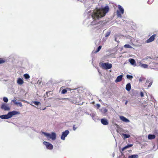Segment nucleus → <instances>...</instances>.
<instances>
[{
  "label": "nucleus",
  "instance_id": "aec40b11",
  "mask_svg": "<svg viewBox=\"0 0 158 158\" xmlns=\"http://www.w3.org/2000/svg\"><path fill=\"white\" fill-rule=\"evenodd\" d=\"M149 82V84L148 85V87H150L151 86V85L152 83V81H149V80H147L146 82V83H145L146 85H148V83Z\"/></svg>",
  "mask_w": 158,
  "mask_h": 158
},
{
  "label": "nucleus",
  "instance_id": "423d86ee",
  "mask_svg": "<svg viewBox=\"0 0 158 158\" xmlns=\"http://www.w3.org/2000/svg\"><path fill=\"white\" fill-rule=\"evenodd\" d=\"M156 34H154L152 35L149 39H148L146 42L147 43H149L152 42L155 39L156 37Z\"/></svg>",
  "mask_w": 158,
  "mask_h": 158
},
{
  "label": "nucleus",
  "instance_id": "cd10ccee",
  "mask_svg": "<svg viewBox=\"0 0 158 158\" xmlns=\"http://www.w3.org/2000/svg\"><path fill=\"white\" fill-rule=\"evenodd\" d=\"M5 60L2 58H0V64H3L5 62Z\"/></svg>",
  "mask_w": 158,
  "mask_h": 158
},
{
  "label": "nucleus",
  "instance_id": "e433bc0d",
  "mask_svg": "<svg viewBox=\"0 0 158 158\" xmlns=\"http://www.w3.org/2000/svg\"><path fill=\"white\" fill-rule=\"evenodd\" d=\"M107 110L106 109H105L104 110V112H105V113H106L107 112Z\"/></svg>",
  "mask_w": 158,
  "mask_h": 158
},
{
  "label": "nucleus",
  "instance_id": "f3484780",
  "mask_svg": "<svg viewBox=\"0 0 158 158\" xmlns=\"http://www.w3.org/2000/svg\"><path fill=\"white\" fill-rule=\"evenodd\" d=\"M156 137V136L154 135H148V138L149 139H154Z\"/></svg>",
  "mask_w": 158,
  "mask_h": 158
},
{
  "label": "nucleus",
  "instance_id": "2eb2a0df",
  "mask_svg": "<svg viewBox=\"0 0 158 158\" xmlns=\"http://www.w3.org/2000/svg\"><path fill=\"white\" fill-rule=\"evenodd\" d=\"M131 88V86L130 83H128L126 85V89L128 91L130 90Z\"/></svg>",
  "mask_w": 158,
  "mask_h": 158
},
{
  "label": "nucleus",
  "instance_id": "ddd939ff",
  "mask_svg": "<svg viewBox=\"0 0 158 158\" xmlns=\"http://www.w3.org/2000/svg\"><path fill=\"white\" fill-rule=\"evenodd\" d=\"M123 76L122 75H119L117 77L116 79L115 80L116 82H118L122 81V79Z\"/></svg>",
  "mask_w": 158,
  "mask_h": 158
},
{
  "label": "nucleus",
  "instance_id": "412c9836",
  "mask_svg": "<svg viewBox=\"0 0 158 158\" xmlns=\"http://www.w3.org/2000/svg\"><path fill=\"white\" fill-rule=\"evenodd\" d=\"M122 135L124 139L128 138L130 137V135L129 134H127L124 133L122 134Z\"/></svg>",
  "mask_w": 158,
  "mask_h": 158
},
{
  "label": "nucleus",
  "instance_id": "7c9ffc66",
  "mask_svg": "<svg viewBox=\"0 0 158 158\" xmlns=\"http://www.w3.org/2000/svg\"><path fill=\"white\" fill-rule=\"evenodd\" d=\"M34 104L38 106L39 104H40V102H37V101H35L33 102Z\"/></svg>",
  "mask_w": 158,
  "mask_h": 158
},
{
  "label": "nucleus",
  "instance_id": "b1692460",
  "mask_svg": "<svg viewBox=\"0 0 158 158\" xmlns=\"http://www.w3.org/2000/svg\"><path fill=\"white\" fill-rule=\"evenodd\" d=\"M67 89H69V88H67L66 89H64L62 90L61 93L62 94H65L66 93L67 91Z\"/></svg>",
  "mask_w": 158,
  "mask_h": 158
},
{
  "label": "nucleus",
  "instance_id": "39448f33",
  "mask_svg": "<svg viewBox=\"0 0 158 158\" xmlns=\"http://www.w3.org/2000/svg\"><path fill=\"white\" fill-rule=\"evenodd\" d=\"M44 144L46 146L47 148L49 150H52L53 148V145L50 143L48 142L44 141Z\"/></svg>",
  "mask_w": 158,
  "mask_h": 158
},
{
  "label": "nucleus",
  "instance_id": "c756f323",
  "mask_svg": "<svg viewBox=\"0 0 158 158\" xmlns=\"http://www.w3.org/2000/svg\"><path fill=\"white\" fill-rule=\"evenodd\" d=\"M127 78L131 79L133 78V77L132 76L129 75H127Z\"/></svg>",
  "mask_w": 158,
  "mask_h": 158
},
{
  "label": "nucleus",
  "instance_id": "72a5a7b5",
  "mask_svg": "<svg viewBox=\"0 0 158 158\" xmlns=\"http://www.w3.org/2000/svg\"><path fill=\"white\" fill-rule=\"evenodd\" d=\"M140 95L141 97H144L143 93L142 92H140Z\"/></svg>",
  "mask_w": 158,
  "mask_h": 158
},
{
  "label": "nucleus",
  "instance_id": "6e6552de",
  "mask_svg": "<svg viewBox=\"0 0 158 158\" xmlns=\"http://www.w3.org/2000/svg\"><path fill=\"white\" fill-rule=\"evenodd\" d=\"M1 108L2 109L6 111L9 110L10 109V108L7 106V104L5 103H4L2 105Z\"/></svg>",
  "mask_w": 158,
  "mask_h": 158
},
{
  "label": "nucleus",
  "instance_id": "6ab92c4d",
  "mask_svg": "<svg viewBox=\"0 0 158 158\" xmlns=\"http://www.w3.org/2000/svg\"><path fill=\"white\" fill-rule=\"evenodd\" d=\"M139 156L137 155H133L129 156L128 157V158H138Z\"/></svg>",
  "mask_w": 158,
  "mask_h": 158
},
{
  "label": "nucleus",
  "instance_id": "2f4dec72",
  "mask_svg": "<svg viewBox=\"0 0 158 158\" xmlns=\"http://www.w3.org/2000/svg\"><path fill=\"white\" fill-rule=\"evenodd\" d=\"M110 31L108 32H106L105 34V37H107L108 36H109L110 35Z\"/></svg>",
  "mask_w": 158,
  "mask_h": 158
},
{
  "label": "nucleus",
  "instance_id": "4c0bfd02",
  "mask_svg": "<svg viewBox=\"0 0 158 158\" xmlns=\"http://www.w3.org/2000/svg\"><path fill=\"white\" fill-rule=\"evenodd\" d=\"M97 105L98 106V107H100V105L99 104H97Z\"/></svg>",
  "mask_w": 158,
  "mask_h": 158
},
{
  "label": "nucleus",
  "instance_id": "ea45409f",
  "mask_svg": "<svg viewBox=\"0 0 158 158\" xmlns=\"http://www.w3.org/2000/svg\"><path fill=\"white\" fill-rule=\"evenodd\" d=\"M115 40L116 41H117V40H116V38H115Z\"/></svg>",
  "mask_w": 158,
  "mask_h": 158
},
{
  "label": "nucleus",
  "instance_id": "a19ab883",
  "mask_svg": "<svg viewBox=\"0 0 158 158\" xmlns=\"http://www.w3.org/2000/svg\"><path fill=\"white\" fill-rule=\"evenodd\" d=\"M139 81H142L141 80V79H139Z\"/></svg>",
  "mask_w": 158,
  "mask_h": 158
},
{
  "label": "nucleus",
  "instance_id": "dca6fc26",
  "mask_svg": "<svg viewBox=\"0 0 158 158\" xmlns=\"http://www.w3.org/2000/svg\"><path fill=\"white\" fill-rule=\"evenodd\" d=\"M51 138L52 140H54L56 138V134L54 132H52L51 134Z\"/></svg>",
  "mask_w": 158,
  "mask_h": 158
},
{
  "label": "nucleus",
  "instance_id": "bb28decb",
  "mask_svg": "<svg viewBox=\"0 0 158 158\" xmlns=\"http://www.w3.org/2000/svg\"><path fill=\"white\" fill-rule=\"evenodd\" d=\"M102 47L101 46H99V47L97 48V50L95 51V52L97 53L101 49Z\"/></svg>",
  "mask_w": 158,
  "mask_h": 158
},
{
  "label": "nucleus",
  "instance_id": "5701e85b",
  "mask_svg": "<svg viewBox=\"0 0 158 158\" xmlns=\"http://www.w3.org/2000/svg\"><path fill=\"white\" fill-rule=\"evenodd\" d=\"M140 66L144 68H147L148 67V65L145 64H140Z\"/></svg>",
  "mask_w": 158,
  "mask_h": 158
},
{
  "label": "nucleus",
  "instance_id": "7ed1b4c3",
  "mask_svg": "<svg viewBox=\"0 0 158 158\" xmlns=\"http://www.w3.org/2000/svg\"><path fill=\"white\" fill-rule=\"evenodd\" d=\"M100 66L102 69H111L112 67V65L111 64L107 63H101L100 64Z\"/></svg>",
  "mask_w": 158,
  "mask_h": 158
},
{
  "label": "nucleus",
  "instance_id": "9b49d317",
  "mask_svg": "<svg viewBox=\"0 0 158 158\" xmlns=\"http://www.w3.org/2000/svg\"><path fill=\"white\" fill-rule=\"evenodd\" d=\"M149 68L151 69H154L156 67V64L153 62H151L149 63Z\"/></svg>",
  "mask_w": 158,
  "mask_h": 158
},
{
  "label": "nucleus",
  "instance_id": "4468645a",
  "mask_svg": "<svg viewBox=\"0 0 158 158\" xmlns=\"http://www.w3.org/2000/svg\"><path fill=\"white\" fill-rule=\"evenodd\" d=\"M17 83L18 84L21 85L24 82L23 79L21 78H19L17 80Z\"/></svg>",
  "mask_w": 158,
  "mask_h": 158
},
{
  "label": "nucleus",
  "instance_id": "0eeeda50",
  "mask_svg": "<svg viewBox=\"0 0 158 158\" xmlns=\"http://www.w3.org/2000/svg\"><path fill=\"white\" fill-rule=\"evenodd\" d=\"M69 133V131L68 130H66L65 131L63 132L61 135V139L63 140H64L65 137Z\"/></svg>",
  "mask_w": 158,
  "mask_h": 158
},
{
  "label": "nucleus",
  "instance_id": "393cba45",
  "mask_svg": "<svg viewBox=\"0 0 158 158\" xmlns=\"http://www.w3.org/2000/svg\"><path fill=\"white\" fill-rule=\"evenodd\" d=\"M124 47L125 48H132V47L131 45L128 44H125L124 46Z\"/></svg>",
  "mask_w": 158,
  "mask_h": 158
},
{
  "label": "nucleus",
  "instance_id": "4be33fe9",
  "mask_svg": "<svg viewBox=\"0 0 158 158\" xmlns=\"http://www.w3.org/2000/svg\"><path fill=\"white\" fill-rule=\"evenodd\" d=\"M23 76L26 79H28L30 78V76L27 73L24 74Z\"/></svg>",
  "mask_w": 158,
  "mask_h": 158
},
{
  "label": "nucleus",
  "instance_id": "a878e982",
  "mask_svg": "<svg viewBox=\"0 0 158 158\" xmlns=\"http://www.w3.org/2000/svg\"><path fill=\"white\" fill-rule=\"evenodd\" d=\"M44 134L47 137L51 138V134L48 133H44Z\"/></svg>",
  "mask_w": 158,
  "mask_h": 158
},
{
  "label": "nucleus",
  "instance_id": "f03ea898",
  "mask_svg": "<svg viewBox=\"0 0 158 158\" xmlns=\"http://www.w3.org/2000/svg\"><path fill=\"white\" fill-rule=\"evenodd\" d=\"M18 114V112L15 111H13L8 113L7 114L1 115L0 117L2 119H6L11 118L12 116Z\"/></svg>",
  "mask_w": 158,
  "mask_h": 158
},
{
  "label": "nucleus",
  "instance_id": "a211bd4d",
  "mask_svg": "<svg viewBox=\"0 0 158 158\" xmlns=\"http://www.w3.org/2000/svg\"><path fill=\"white\" fill-rule=\"evenodd\" d=\"M133 145L132 144H128V145L125 146L124 147H123L122 149V150L123 151L125 149H126L128 148L131 147L133 146Z\"/></svg>",
  "mask_w": 158,
  "mask_h": 158
},
{
  "label": "nucleus",
  "instance_id": "f8f14e48",
  "mask_svg": "<svg viewBox=\"0 0 158 158\" xmlns=\"http://www.w3.org/2000/svg\"><path fill=\"white\" fill-rule=\"evenodd\" d=\"M129 61L132 65L135 66L136 65V63L134 59H130L129 60Z\"/></svg>",
  "mask_w": 158,
  "mask_h": 158
},
{
  "label": "nucleus",
  "instance_id": "f704fd0d",
  "mask_svg": "<svg viewBox=\"0 0 158 158\" xmlns=\"http://www.w3.org/2000/svg\"><path fill=\"white\" fill-rule=\"evenodd\" d=\"M77 128V127H76V125H73V130L74 131H75Z\"/></svg>",
  "mask_w": 158,
  "mask_h": 158
},
{
  "label": "nucleus",
  "instance_id": "1a4fd4ad",
  "mask_svg": "<svg viewBox=\"0 0 158 158\" xmlns=\"http://www.w3.org/2000/svg\"><path fill=\"white\" fill-rule=\"evenodd\" d=\"M101 122L102 124L104 125H107L108 124V120L106 119L102 118L101 120Z\"/></svg>",
  "mask_w": 158,
  "mask_h": 158
},
{
  "label": "nucleus",
  "instance_id": "58836bf2",
  "mask_svg": "<svg viewBox=\"0 0 158 158\" xmlns=\"http://www.w3.org/2000/svg\"><path fill=\"white\" fill-rule=\"evenodd\" d=\"M127 102H127V101H126V102H125V105H126V104H127Z\"/></svg>",
  "mask_w": 158,
  "mask_h": 158
},
{
  "label": "nucleus",
  "instance_id": "c9c22d12",
  "mask_svg": "<svg viewBox=\"0 0 158 158\" xmlns=\"http://www.w3.org/2000/svg\"><path fill=\"white\" fill-rule=\"evenodd\" d=\"M12 102H14V103L16 105V104H17V103L18 102H16V100H12Z\"/></svg>",
  "mask_w": 158,
  "mask_h": 158
},
{
  "label": "nucleus",
  "instance_id": "f257e3e1",
  "mask_svg": "<svg viewBox=\"0 0 158 158\" xmlns=\"http://www.w3.org/2000/svg\"><path fill=\"white\" fill-rule=\"evenodd\" d=\"M109 10V6H106L104 8H99L95 11L93 13L92 16L94 20L92 22V25H95L99 23L97 22L96 19H99L105 16Z\"/></svg>",
  "mask_w": 158,
  "mask_h": 158
},
{
  "label": "nucleus",
  "instance_id": "473e14b6",
  "mask_svg": "<svg viewBox=\"0 0 158 158\" xmlns=\"http://www.w3.org/2000/svg\"><path fill=\"white\" fill-rule=\"evenodd\" d=\"M17 104H16V105H19L20 106H22V104L21 102H18L17 103Z\"/></svg>",
  "mask_w": 158,
  "mask_h": 158
},
{
  "label": "nucleus",
  "instance_id": "9d476101",
  "mask_svg": "<svg viewBox=\"0 0 158 158\" xmlns=\"http://www.w3.org/2000/svg\"><path fill=\"white\" fill-rule=\"evenodd\" d=\"M120 118L121 120L122 121L125 122H129V120L126 118L125 117L123 116H121L120 117Z\"/></svg>",
  "mask_w": 158,
  "mask_h": 158
},
{
  "label": "nucleus",
  "instance_id": "c85d7f7f",
  "mask_svg": "<svg viewBox=\"0 0 158 158\" xmlns=\"http://www.w3.org/2000/svg\"><path fill=\"white\" fill-rule=\"evenodd\" d=\"M3 100L4 102H7L8 101V99L7 98L4 97L3 98Z\"/></svg>",
  "mask_w": 158,
  "mask_h": 158
},
{
  "label": "nucleus",
  "instance_id": "20e7f679",
  "mask_svg": "<svg viewBox=\"0 0 158 158\" xmlns=\"http://www.w3.org/2000/svg\"><path fill=\"white\" fill-rule=\"evenodd\" d=\"M119 10L117 11V15L118 17L121 18L122 15L124 13V9L123 7L120 5L118 6Z\"/></svg>",
  "mask_w": 158,
  "mask_h": 158
}]
</instances>
